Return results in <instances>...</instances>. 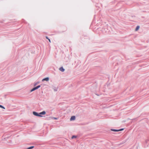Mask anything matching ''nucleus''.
Listing matches in <instances>:
<instances>
[{
  "instance_id": "f257e3e1",
  "label": "nucleus",
  "mask_w": 149,
  "mask_h": 149,
  "mask_svg": "<svg viewBox=\"0 0 149 149\" xmlns=\"http://www.w3.org/2000/svg\"><path fill=\"white\" fill-rule=\"evenodd\" d=\"M33 114L35 116L39 117H42V116L40 115V113L38 114L37 112H36L35 111H33Z\"/></svg>"
},
{
  "instance_id": "f03ea898",
  "label": "nucleus",
  "mask_w": 149,
  "mask_h": 149,
  "mask_svg": "<svg viewBox=\"0 0 149 149\" xmlns=\"http://www.w3.org/2000/svg\"><path fill=\"white\" fill-rule=\"evenodd\" d=\"M103 31V32H105L106 33H108L109 32L108 29L106 28L104 29Z\"/></svg>"
},
{
  "instance_id": "7ed1b4c3",
  "label": "nucleus",
  "mask_w": 149,
  "mask_h": 149,
  "mask_svg": "<svg viewBox=\"0 0 149 149\" xmlns=\"http://www.w3.org/2000/svg\"><path fill=\"white\" fill-rule=\"evenodd\" d=\"M49 78L47 77H46V78L43 79H42V81H48L49 80Z\"/></svg>"
},
{
  "instance_id": "20e7f679",
  "label": "nucleus",
  "mask_w": 149,
  "mask_h": 149,
  "mask_svg": "<svg viewBox=\"0 0 149 149\" xmlns=\"http://www.w3.org/2000/svg\"><path fill=\"white\" fill-rule=\"evenodd\" d=\"M75 119V116H73L71 117L70 119V120H74Z\"/></svg>"
},
{
  "instance_id": "39448f33",
  "label": "nucleus",
  "mask_w": 149,
  "mask_h": 149,
  "mask_svg": "<svg viewBox=\"0 0 149 149\" xmlns=\"http://www.w3.org/2000/svg\"><path fill=\"white\" fill-rule=\"evenodd\" d=\"M53 89L54 91H57L58 90V88L55 87H53Z\"/></svg>"
},
{
  "instance_id": "423d86ee",
  "label": "nucleus",
  "mask_w": 149,
  "mask_h": 149,
  "mask_svg": "<svg viewBox=\"0 0 149 149\" xmlns=\"http://www.w3.org/2000/svg\"><path fill=\"white\" fill-rule=\"evenodd\" d=\"M59 70L62 72H63L64 71L65 69L63 68V67H61L59 69Z\"/></svg>"
},
{
  "instance_id": "0eeeda50",
  "label": "nucleus",
  "mask_w": 149,
  "mask_h": 149,
  "mask_svg": "<svg viewBox=\"0 0 149 149\" xmlns=\"http://www.w3.org/2000/svg\"><path fill=\"white\" fill-rule=\"evenodd\" d=\"M46 113V112L45 111H42V112L40 113V115H44Z\"/></svg>"
},
{
  "instance_id": "6e6552de",
  "label": "nucleus",
  "mask_w": 149,
  "mask_h": 149,
  "mask_svg": "<svg viewBox=\"0 0 149 149\" xmlns=\"http://www.w3.org/2000/svg\"><path fill=\"white\" fill-rule=\"evenodd\" d=\"M36 89H37L36 88V87H34L33 89H32L31 90V92H32Z\"/></svg>"
},
{
  "instance_id": "1a4fd4ad",
  "label": "nucleus",
  "mask_w": 149,
  "mask_h": 149,
  "mask_svg": "<svg viewBox=\"0 0 149 149\" xmlns=\"http://www.w3.org/2000/svg\"><path fill=\"white\" fill-rule=\"evenodd\" d=\"M111 130L112 131H114V132H118V131H119V130H115V129H112Z\"/></svg>"
},
{
  "instance_id": "9d476101",
  "label": "nucleus",
  "mask_w": 149,
  "mask_h": 149,
  "mask_svg": "<svg viewBox=\"0 0 149 149\" xmlns=\"http://www.w3.org/2000/svg\"><path fill=\"white\" fill-rule=\"evenodd\" d=\"M140 28V26H137L136 28V29H135V31H137L139 29V28Z\"/></svg>"
},
{
  "instance_id": "9b49d317",
  "label": "nucleus",
  "mask_w": 149,
  "mask_h": 149,
  "mask_svg": "<svg viewBox=\"0 0 149 149\" xmlns=\"http://www.w3.org/2000/svg\"><path fill=\"white\" fill-rule=\"evenodd\" d=\"M34 147L33 146H31L30 147H29L27 148L26 149H32V148H34Z\"/></svg>"
},
{
  "instance_id": "f8f14e48",
  "label": "nucleus",
  "mask_w": 149,
  "mask_h": 149,
  "mask_svg": "<svg viewBox=\"0 0 149 149\" xmlns=\"http://www.w3.org/2000/svg\"><path fill=\"white\" fill-rule=\"evenodd\" d=\"M77 137V136H75V135H73V136L72 137V139H74V138H76Z\"/></svg>"
},
{
  "instance_id": "ddd939ff",
  "label": "nucleus",
  "mask_w": 149,
  "mask_h": 149,
  "mask_svg": "<svg viewBox=\"0 0 149 149\" xmlns=\"http://www.w3.org/2000/svg\"><path fill=\"white\" fill-rule=\"evenodd\" d=\"M46 39H47L49 41V42H51V41H50V40L49 39V38H48V37L47 36H46Z\"/></svg>"
},
{
  "instance_id": "4468645a",
  "label": "nucleus",
  "mask_w": 149,
  "mask_h": 149,
  "mask_svg": "<svg viewBox=\"0 0 149 149\" xmlns=\"http://www.w3.org/2000/svg\"><path fill=\"white\" fill-rule=\"evenodd\" d=\"M38 82H37L34 84V86H36L38 84Z\"/></svg>"
},
{
  "instance_id": "2eb2a0df",
  "label": "nucleus",
  "mask_w": 149,
  "mask_h": 149,
  "mask_svg": "<svg viewBox=\"0 0 149 149\" xmlns=\"http://www.w3.org/2000/svg\"><path fill=\"white\" fill-rule=\"evenodd\" d=\"M1 108H2V109H5V108L1 105Z\"/></svg>"
},
{
  "instance_id": "dca6fc26",
  "label": "nucleus",
  "mask_w": 149,
  "mask_h": 149,
  "mask_svg": "<svg viewBox=\"0 0 149 149\" xmlns=\"http://www.w3.org/2000/svg\"><path fill=\"white\" fill-rule=\"evenodd\" d=\"M40 87V85H38V86H36V87L37 89H38Z\"/></svg>"
},
{
  "instance_id": "f3484780",
  "label": "nucleus",
  "mask_w": 149,
  "mask_h": 149,
  "mask_svg": "<svg viewBox=\"0 0 149 149\" xmlns=\"http://www.w3.org/2000/svg\"><path fill=\"white\" fill-rule=\"evenodd\" d=\"M119 130V131H122V130H123V129H120V130Z\"/></svg>"
},
{
  "instance_id": "a211bd4d",
  "label": "nucleus",
  "mask_w": 149,
  "mask_h": 149,
  "mask_svg": "<svg viewBox=\"0 0 149 149\" xmlns=\"http://www.w3.org/2000/svg\"><path fill=\"white\" fill-rule=\"evenodd\" d=\"M54 119H56V118H54Z\"/></svg>"
}]
</instances>
